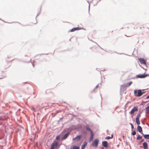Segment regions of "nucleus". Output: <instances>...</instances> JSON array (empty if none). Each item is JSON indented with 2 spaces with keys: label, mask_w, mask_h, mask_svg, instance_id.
I'll list each match as a JSON object with an SVG mask.
<instances>
[{
  "label": "nucleus",
  "mask_w": 149,
  "mask_h": 149,
  "mask_svg": "<svg viewBox=\"0 0 149 149\" xmlns=\"http://www.w3.org/2000/svg\"><path fill=\"white\" fill-rule=\"evenodd\" d=\"M143 93L144 92H142L141 90H139L138 91L134 90V95L136 97H140Z\"/></svg>",
  "instance_id": "nucleus-1"
},
{
  "label": "nucleus",
  "mask_w": 149,
  "mask_h": 149,
  "mask_svg": "<svg viewBox=\"0 0 149 149\" xmlns=\"http://www.w3.org/2000/svg\"><path fill=\"white\" fill-rule=\"evenodd\" d=\"M99 142V140L97 139H96L94 140V142H93L92 145L93 147H97V146Z\"/></svg>",
  "instance_id": "nucleus-2"
},
{
  "label": "nucleus",
  "mask_w": 149,
  "mask_h": 149,
  "mask_svg": "<svg viewBox=\"0 0 149 149\" xmlns=\"http://www.w3.org/2000/svg\"><path fill=\"white\" fill-rule=\"evenodd\" d=\"M138 110V108L137 107H134L132 109L131 111L130 112V113L131 114H133L135 111H137Z\"/></svg>",
  "instance_id": "nucleus-3"
},
{
  "label": "nucleus",
  "mask_w": 149,
  "mask_h": 149,
  "mask_svg": "<svg viewBox=\"0 0 149 149\" xmlns=\"http://www.w3.org/2000/svg\"><path fill=\"white\" fill-rule=\"evenodd\" d=\"M148 76L147 74H139L136 75V77L139 78H144Z\"/></svg>",
  "instance_id": "nucleus-4"
},
{
  "label": "nucleus",
  "mask_w": 149,
  "mask_h": 149,
  "mask_svg": "<svg viewBox=\"0 0 149 149\" xmlns=\"http://www.w3.org/2000/svg\"><path fill=\"white\" fill-rule=\"evenodd\" d=\"M81 135L77 136L76 137L73 139V141H79L82 137Z\"/></svg>",
  "instance_id": "nucleus-5"
},
{
  "label": "nucleus",
  "mask_w": 149,
  "mask_h": 149,
  "mask_svg": "<svg viewBox=\"0 0 149 149\" xmlns=\"http://www.w3.org/2000/svg\"><path fill=\"white\" fill-rule=\"evenodd\" d=\"M138 59L141 64L144 65L146 64V61L143 58H139Z\"/></svg>",
  "instance_id": "nucleus-6"
},
{
  "label": "nucleus",
  "mask_w": 149,
  "mask_h": 149,
  "mask_svg": "<svg viewBox=\"0 0 149 149\" xmlns=\"http://www.w3.org/2000/svg\"><path fill=\"white\" fill-rule=\"evenodd\" d=\"M81 28L79 27H77V28H74L72 29L70 31V32H73L74 31H76L77 30H79L80 29H81Z\"/></svg>",
  "instance_id": "nucleus-7"
},
{
  "label": "nucleus",
  "mask_w": 149,
  "mask_h": 149,
  "mask_svg": "<svg viewBox=\"0 0 149 149\" xmlns=\"http://www.w3.org/2000/svg\"><path fill=\"white\" fill-rule=\"evenodd\" d=\"M143 146L144 149H148V145L147 142H144L143 143Z\"/></svg>",
  "instance_id": "nucleus-8"
},
{
  "label": "nucleus",
  "mask_w": 149,
  "mask_h": 149,
  "mask_svg": "<svg viewBox=\"0 0 149 149\" xmlns=\"http://www.w3.org/2000/svg\"><path fill=\"white\" fill-rule=\"evenodd\" d=\"M87 143L86 141H84L83 143V144L82 145L81 148L84 149L85 147L87 146Z\"/></svg>",
  "instance_id": "nucleus-9"
},
{
  "label": "nucleus",
  "mask_w": 149,
  "mask_h": 149,
  "mask_svg": "<svg viewBox=\"0 0 149 149\" xmlns=\"http://www.w3.org/2000/svg\"><path fill=\"white\" fill-rule=\"evenodd\" d=\"M132 81H130V82H129V83H127L126 84H123L122 86H124V87H125V86H126L127 87L130 86L131 85V84H132Z\"/></svg>",
  "instance_id": "nucleus-10"
},
{
  "label": "nucleus",
  "mask_w": 149,
  "mask_h": 149,
  "mask_svg": "<svg viewBox=\"0 0 149 149\" xmlns=\"http://www.w3.org/2000/svg\"><path fill=\"white\" fill-rule=\"evenodd\" d=\"M5 77V73L3 72H0V79H2Z\"/></svg>",
  "instance_id": "nucleus-11"
},
{
  "label": "nucleus",
  "mask_w": 149,
  "mask_h": 149,
  "mask_svg": "<svg viewBox=\"0 0 149 149\" xmlns=\"http://www.w3.org/2000/svg\"><path fill=\"white\" fill-rule=\"evenodd\" d=\"M137 129L138 131L141 133V132H142V130L141 127L140 126L138 125L137 127Z\"/></svg>",
  "instance_id": "nucleus-12"
},
{
  "label": "nucleus",
  "mask_w": 149,
  "mask_h": 149,
  "mask_svg": "<svg viewBox=\"0 0 149 149\" xmlns=\"http://www.w3.org/2000/svg\"><path fill=\"white\" fill-rule=\"evenodd\" d=\"M91 137H90V139H89L90 141H91L93 139L94 134H93L92 131H91Z\"/></svg>",
  "instance_id": "nucleus-13"
},
{
  "label": "nucleus",
  "mask_w": 149,
  "mask_h": 149,
  "mask_svg": "<svg viewBox=\"0 0 149 149\" xmlns=\"http://www.w3.org/2000/svg\"><path fill=\"white\" fill-rule=\"evenodd\" d=\"M102 144L103 146L104 147H107V146L108 144L107 141H104L102 142Z\"/></svg>",
  "instance_id": "nucleus-14"
},
{
  "label": "nucleus",
  "mask_w": 149,
  "mask_h": 149,
  "mask_svg": "<svg viewBox=\"0 0 149 149\" xmlns=\"http://www.w3.org/2000/svg\"><path fill=\"white\" fill-rule=\"evenodd\" d=\"M141 134L145 138L147 139H149V134H145L144 135L143 133H141Z\"/></svg>",
  "instance_id": "nucleus-15"
},
{
  "label": "nucleus",
  "mask_w": 149,
  "mask_h": 149,
  "mask_svg": "<svg viewBox=\"0 0 149 149\" xmlns=\"http://www.w3.org/2000/svg\"><path fill=\"white\" fill-rule=\"evenodd\" d=\"M136 121L137 124L138 125H139L140 124L139 119V118H136Z\"/></svg>",
  "instance_id": "nucleus-16"
},
{
  "label": "nucleus",
  "mask_w": 149,
  "mask_h": 149,
  "mask_svg": "<svg viewBox=\"0 0 149 149\" xmlns=\"http://www.w3.org/2000/svg\"><path fill=\"white\" fill-rule=\"evenodd\" d=\"M69 134L67 133V134H65L64 136L63 137L62 139L63 140L65 139H66L68 136V135H69Z\"/></svg>",
  "instance_id": "nucleus-17"
},
{
  "label": "nucleus",
  "mask_w": 149,
  "mask_h": 149,
  "mask_svg": "<svg viewBox=\"0 0 149 149\" xmlns=\"http://www.w3.org/2000/svg\"><path fill=\"white\" fill-rule=\"evenodd\" d=\"M113 135H111V136H107L105 138V139H107V140H108L110 139H112L113 138Z\"/></svg>",
  "instance_id": "nucleus-18"
},
{
  "label": "nucleus",
  "mask_w": 149,
  "mask_h": 149,
  "mask_svg": "<svg viewBox=\"0 0 149 149\" xmlns=\"http://www.w3.org/2000/svg\"><path fill=\"white\" fill-rule=\"evenodd\" d=\"M55 146V145L54 143H52L51 145V149H54Z\"/></svg>",
  "instance_id": "nucleus-19"
},
{
  "label": "nucleus",
  "mask_w": 149,
  "mask_h": 149,
  "mask_svg": "<svg viewBox=\"0 0 149 149\" xmlns=\"http://www.w3.org/2000/svg\"><path fill=\"white\" fill-rule=\"evenodd\" d=\"M86 129L87 130L90 131L91 133V131H92L90 128L88 126L86 127Z\"/></svg>",
  "instance_id": "nucleus-20"
},
{
  "label": "nucleus",
  "mask_w": 149,
  "mask_h": 149,
  "mask_svg": "<svg viewBox=\"0 0 149 149\" xmlns=\"http://www.w3.org/2000/svg\"><path fill=\"white\" fill-rule=\"evenodd\" d=\"M142 138V137L140 136V135H139L137 137L136 139L137 140H139Z\"/></svg>",
  "instance_id": "nucleus-21"
},
{
  "label": "nucleus",
  "mask_w": 149,
  "mask_h": 149,
  "mask_svg": "<svg viewBox=\"0 0 149 149\" xmlns=\"http://www.w3.org/2000/svg\"><path fill=\"white\" fill-rule=\"evenodd\" d=\"M141 116V114L140 113H139L137 114L136 118H139Z\"/></svg>",
  "instance_id": "nucleus-22"
},
{
  "label": "nucleus",
  "mask_w": 149,
  "mask_h": 149,
  "mask_svg": "<svg viewBox=\"0 0 149 149\" xmlns=\"http://www.w3.org/2000/svg\"><path fill=\"white\" fill-rule=\"evenodd\" d=\"M146 111L147 112H149V106H148L146 108Z\"/></svg>",
  "instance_id": "nucleus-23"
},
{
  "label": "nucleus",
  "mask_w": 149,
  "mask_h": 149,
  "mask_svg": "<svg viewBox=\"0 0 149 149\" xmlns=\"http://www.w3.org/2000/svg\"><path fill=\"white\" fill-rule=\"evenodd\" d=\"M136 134V132L135 131H133L132 132V134L133 135H135Z\"/></svg>",
  "instance_id": "nucleus-24"
},
{
  "label": "nucleus",
  "mask_w": 149,
  "mask_h": 149,
  "mask_svg": "<svg viewBox=\"0 0 149 149\" xmlns=\"http://www.w3.org/2000/svg\"><path fill=\"white\" fill-rule=\"evenodd\" d=\"M60 139V137L58 136H57L56 137V139L57 140H58Z\"/></svg>",
  "instance_id": "nucleus-25"
},
{
  "label": "nucleus",
  "mask_w": 149,
  "mask_h": 149,
  "mask_svg": "<svg viewBox=\"0 0 149 149\" xmlns=\"http://www.w3.org/2000/svg\"><path fill=\"white\" fill-rule=\"evenodd\" d=\"M130 125L131 126L132 129H133L134 128V126H133V124L131 123H130Z\"/></svg>",
  "instance_id": "nucleus-26"
},
{
  "label": "nucleus",
  "mask_w": 149,
  "mask_h": 149,
  "mask_svg": "<svg viewBox=\"0 0 149 149\" xmlns=\"http://www.w3.org/2000/svg\"><path fill=\"white\" fill-rule=\"evenodd\" d=\"M148 98H149V95L146 98V99H147Z\"/></svg>",
  "instance_id": "nucleus-27"
},
{
  "label": "nucleus",
  "mask_w": 149,
  "mask_h": 149,
  "mask_svg": "<svg viewBox=\"0 0 149 149\" xmlns=\"http://www.w3.org/2000/svg\"><path fill=\"white\" fill-rule=\"evenodd\" d=\"M98 85H97L96 86V88H97V87H98Z\"/></svg>",
  "instance_id": "nucleus-28"
},
{
  "label": "nucleus",
  "mask_w": 149,
  "mask_h": 149,
  "mask_svg": "<svg viewBox=\"0 0 149 149\" xmlns=\"http://www.w3.org/2000/svg\"><path fill=\"white\" fill-rule=\"evenodd\" d=\"M143 140H142H142H141V142H143Z\"/></svg>",
  "instance_id": "nucleus-29"
}]
</instances>
